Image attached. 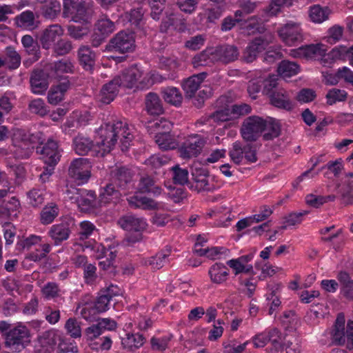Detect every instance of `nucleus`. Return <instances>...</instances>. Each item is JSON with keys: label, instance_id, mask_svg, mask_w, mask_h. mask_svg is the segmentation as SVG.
<instances>
[{"label": "nucleus", "instance_id": "1", "mask_svg": "<svg viewBox=\"0 0 353 353\" xmlns=\"http://www.w3.org/2000/svg\"><path fill=\"white\" fill-rule=\"evenodd\" d=\"M95 152L97 157H103L109 153L120 140L122 150L128 148L133 139L132 130L125 121H114L105 123L97 132Z\"/></svg>", "mask_w": 353, "mask_h": 353}, {"label": "nucleus", "instance_id": "2", "mask_svg": "<svg viewBox=\"0 0 353 353\" xmlns=\"http://www.w3.org/2000/svg\"><path fill=\"white\" fill-rule=\"evenodd\" d=\"M327 46L323 43L310 44L301 46L298 48L291 49L289 55L299 59H321L322 63L325 65L341 59L346 52L345 48H333L327 53Z\"/></svg>", "mask_w": 353, "mask_h": 353}, {"label": "nucleus", "instance_id": "3", "mask_svg": "<svg viewBox=\"0 0 353 353\" xmlns=\"http://www.w3.org/2000/svg\"><path fill=\"white\" fill-rule=\"evenodd\" d=\"M67 198L77 205L83 212H95L100 208L99 198L94 191L85 188H72L66 191Z\"/></svg>", "mask_w": 353, "mask_h": 353}, {"label": "nucleus", "instance_id": "4", "mask_svg": "<svg viewBox=\"0 0 353 353\" xmlns=\"http://www.w3.org/2000/svg\"><path fill=\"white\" fill-rule=\"evenodd\" d=\"M29 330L19 324L10 329L5 334V346L14 352L22 351L30 343Z\"/></svg>", "mask_w": 353, "mask_h": 353}, {"label": "nucleus", "instance_id": "5", "mask_svg": "<svg viewBox=\"0 0 353 353\" xmlns=\"http://www.w3.org/2000/svg\"><path fill=\"white\" fill-rule=\"evenodd\" d=\"M117 78L121 80V85L128 88L135 87L142 90L148 88L151 85L148 74L145 75L143 71L137 65L126 69Z\"/></svg>", "mask_w": 353, "mask_h": 353}, {"label": "nucleus", "instance_id": "6", "mask_svg": "<svg viewBox=\"0 0 353 353\" xmlns=\"http://www.w3.org/2000/svg\"><path fill=\"white\" fill-rule=\"evenodd\" d=\"M119 225L125 230L134 231L136 234H130L127 237V241L130 243H135L142 240V232L144 231L148 223L142 217H138L132 214H128L121 217L118 221Z\"/></svg>", "mask_w": 353, "mask_h": 353}, {"label": "nucleus", "instance_id": "7", "mask_svg": "<svg viewBox=\"0 0 353 353\" xmlns=\"http://www.w3.org/2000/svg\"><path fill=\"white\" fill-rule=\"evenodd\" d=\"M229 156L237 165L254 163L257 161L256 150L254 145L250 143L243 144L240 141L233 143Z\"/></svg>", "mask_w": 353, "mask_h": 353}, {"label": "nucleus", "instance_id": "8", "mask_svg": "<svg viewBox=\"0 0 353 353\" xmlns=\"http://www.w3.org/2000/svg\"><path fill=\"white\" fill-rule=\"evenodd\" d=\"M281 40L288 46H295L303 40V30L301 23L289 21L277 29Z\"/></svg>", "mask_w": 353, "mask_h": 353}, {"label": "nucleus", "instance_id": "9", "mask_svg": "<svg viewBox=\"0 0 353 353\" xmlns=\"http://www.w3.org/2000/svg\"><path fill=\"white\" fill-rule=\"evenodd\" d=\"M207 142L206 138L197 134L190 135L179 148V156L183 159L198 157Z\"/></svg>", "mask_w": 353, "mask_h": 353}, {"label": "nucleus", "instance_id": "10", "mask_svg": "<svg viewBox=\"0 0 353 353\" xmlns=\"http://www.w3.org/2000/svg\"><path fill=\"white\" fill-rule=\"evenodd\" d=\"M264 127V119L258 116H251L243 121L241 134L246 141H255L261 135Z\"/></svg>", "mask_w": 353, "mask_h": 353}, {"label": "nucleus", "instance_id": "11", "mask_svg": "<svg viewBox=\"0 0 353 353\" xmlns=\"http://www.w3.org/2000/svg\"><path fill=\"white\" fill-rule=\"evenodd\" d=\"M91 164L88 159L78 158L72 161L68 174L79 185L86 183L91 176Z\"/></svg>", "mask_w": 353, "mask_h": 353}, {"label": "nucleus", "instance_id": "12", "mask_svg": "<svg viewBox=\"0 0 353 353\" xmlns=\"http://www.w3.org/2000/svg\"><path fill=\"white\" fill-rule=\"evenodd\" d=\"M17 245L23 249L30 250L28 259L33 261H39L44 257V245L43 238L40 236L32 234L24 240L18 242Z\"/></svg>", "mask_w": 353, "mask_h": 353}, {"label": "nucleus", "instance_id": "13", "mask_svg": "<svg viewBox=\"0 0 353 353\" xmlns=\"http://www.w3.org/2000/svg\"><path fill=\"white\" fill-rule=\"evenodd\" d=\"M58 142L49 139L46 143V176H51L61 157Z\"/></svg>", "mask_w": 353, "mask_h": 353}, {"label": "nucleus", "instance_id": "14", "mask_svg": "<svg viewBox=\"0 0 353 353\" xmlns=\"http://www.w3.org/2000/svg\"><path fill=\"white\" fill-rule=\"evenodd\" d=\"M154 125L160 129L165 130L164 132H158L155 136V142L159 148L163 150H172L176 147L174 138L169 133L170 130V123L165 119H161L157 121Z\"/></svg>", "mask_w": 353, "mask_h": 353}, {"label": "nucleus", "instance_id": "15", "mask_svg": "<svg viewBox=\"0 0 353 353\" xmlns=\"http://www.w3.org/2000/svg\"><path fill=\"white\" fill-rule=\"evenodd\" d=\"M115 30L114 23L107 17L99 19L95 24L94 32L92 37V44L98 47L104 39Z\"/></svg>", "mask_w": 353, "mask_h": 353}, {"label": "nucleus", "instance_id": "16", "mask_svg": "<svg viewBox=\"0 0 353 353\" xmlns=\"http://www.w3.org/2000/svg\"><path fill=\"white\" fill-rule=\"evenodd\" d=\"M111 183L121 190H130L133 188L132 173L125 167L116 168L111 172Z\"/></svg>", "mask_w": 353, "mask_h": 353}, {"label": "nucleus", "instance_id": "17", "mask_svg": "<svg viewBox=\"0 0 353 353\" xmlns=\"http://www.w3.org/2000/svg\"><path fill=\"white\" fill-rule=\"evenodd\" d=\"M112 50L120 53L132 52L134 49V39L132 34L119 32L110 40Z\"/></svg>", "mask_w": 353, "mask_h": 353}, {"label": "nucleus", "instance_id": "18", "mask_svg": "<svg viewBox=\"0 0 353 353\" xmlns=\"http://www.w3.org/2000/svg\"><path fill=\"white\" fill-rule=\"evenodd\" d=\"M21 44L26 51V52L32 56L28 60L23 62L26 67L30 66L33 63L37 61L41 57V52L40 50V46L37 40L32 38L29 34H26L21 38Z\"/></svg>", "mask_w": 353, "mask_h": 353}, {"label": "nucleus", "instance_id": "19", "mask_svg": "<svg viewBox=\"0 0 353 353\" xmlns=\"http://www.w3.org/2000/svg\"><path fill=\"white\" fill-rule=\"evenodd\" d=\"M268 46V43L265 39L259 37L252 40L248 43L243 52L242 59L246 63L253 62L259 53L264 51Z\"/></svg>", "mask_w": 353, "mask_h": 353}, {"label": "nucleus", "instance_id": "20", "mask_svg": "<svg viewBox=\"0 0 353 353\" xmlns=\"http://www.w3.org/2000/svg\"><path fill=\"white\" fill-rule=\"evenodd\" d=\"M208 274L212 283L223 285L229 279L230 270L225 264L216 262L209 268Z\"/></svg>", "mask_w": 353, "mask_h": 353}, {"label": "nucleus", "instance_id": "21", "mask_svg": "<svg viewBox=\"0 0 353 353\" xmlns=\"http://www.w3.org/2000/svg\"><path fill=\"white\" fill-rule=\"evenodd\" d=\"M92 0H89L87 3L81 2L79 5H74L71 6L74 10V15L72 16V21L76 23H83L90 24V18L92 14Z\"/></svg>", "mask_w": 353, "mask_h": 353}, {"label": "nucleus", "instance_id": "22", "mask_svg": "<svg viewBox=\"0 0 353 353\" xmlns=\"http://www.w3.org/2000/svg\"><path fill=\"white\" fill-rule=\"evenodd\" d=\"M270 103L279 108L290 110L293 105L290 100L289 92L283 88L276 89L269 96Z\"/></svg>", "mask_w": 353, "mask_h": 353}, {"label": "nucleus", "instance_id": "23", "mask_svg": "<svg viewBox=\"0 0 353 353\" xmlns=\"http://www.w3.org/2000/svg\"><path fill=\"white\" fill-rule=\"evenodd\" d=\"M285 337L276 327L268 328V343L270 345L268 350L270 353L283 352L285 347Z\"/></svg>", "mask_w": 353, "mask_h": 353}, {"label": "nucleus", "instance_id": "24", "mask_svg": "<svg viewBox=\"0 0 353 353\" xmlns=\"http://www.w3.org/2000/svg\"><path fill=\"white\" fill-rule=\"evenodd\" d=\"M77 57L79 64L87 71L92 72L94 69L97 55L87 46H81L77 50Z\"/></svg>", "mask_w": 353, "mask_h": 353}, {"label": "nucleus", "instance_id": "25", "mask_svg": "<svg viewBox=\"0 0 353 353\" xmlns=\"http://www.w3.org/2000/svg\"><path fill=\"white\" fill-rule=\"evenodd\" d=\"M193 187L198 192H212L216 189L212 180L205 170L196 171L192 174Z\"/></svg>", "mask_w": 353, "mask_h": 353}, {"label": "nucleus", "instance_id": "26", "mask_svg": "<svg viewBox=\"0 0 353 353\" xmlns=\"http://www.w3.org/2000/svg\"><path fill=\"white\" fill-rule=\"evenodd\" d=\"M121 193L119 190L115 189L113 183H108L101 188L99 201L101 207L110 203H117L119 201Z\"/></svg>", "mask_w": 353, "mask_h": 353}, {"label": "nucleus", "instance_id": "27", "mask_svg": "<svg viewBox=\"0 0 353 353\" xmlns=\"http://www.w3.org/2000/svg\"><path fill=\"white\" fill-rule=\"evenodd\" d=\"M216 62L228 63L235 61L239 55L237 48L232 45H223L214 48Z\"/></svg>", "mask_w": 353, "mask_h": 353}, {"label": "nucleus", "instance_id": "28", "mask_svg": "<svg viewBox=\"0 0 353 353\" xmlns=\"http://www.w3.org/2000/svg\"><path fill=\"white\" fill-rule=\"evenodd\" d=\"M206 75V73L201 72L194 74L183 81L181 86L186 97L192 98L194 96L196 92L201 88V85Z\"/></svg>", "mask_w": 353, "mask_h": 353}, {"label": "nucleus", "instance_id": "29", "mask_svg": "<svg viewBox=\"0 0 353 353\" xmlns=\"http://www.w3.org/2000/svg\"><path fill=\"white\" fill-rule=\"evenodd\" d=\"M129 204L132 207L143 210H154L163 209V205L152 199L141 194H135L128 199Z\"/></svg>", "mask_w": 353, "mask_h": 353}, {"label": "nucleus", "instance_id": "30", "mask_svg": "<svg viewBox=\"0 0 353 353\" xmlns=\"http://www.w3.org/2000/svg\"><path fill=\"white\" fill-rule=\"evenodd\" d=\"M338 193L344 203H353V172H349L342 179L338 186Z\"/></svg>", "mask_w": 353, "mask_h": 353}, {"label": "nucleus", "instance_id": "31", "mask_svg": "<svg viewBox=\"0 0 353 353\" xmlns=\"http://www.w3.org/2000/svg\"><path fill=\"white\" fill-rule=\"evenodd\" d=\"M74 65L68 59H62L50 65L48 76L54 79L61 77L63 74L73 73Z\"/></svg>", "mask_w": 353, "mask_h": 353}, {"label": "nucleus", "instance_id": "32", "mask_svg": "<svg viewBox=\"0 0 353 353\" xmlns=\"http://www.w3.org/2000/svg\"><path fill=\"white\" fill-rule=\"evenodd\" d=\"M120 86H122L121 80L117 77L105 84L101 90V101L106 104L112 101L117 96Z\"/></svg>", "mask_w": 353, "mask_h": 353}, {"label": "nucleus", "instance_id": "33", "mask_svg": "<svg viewBox=\"0 0 353 353\" xmlns=\"http://www.w3.org/2000/svg\"><path fill=\"white\" fill-rule=\"evenodd\" d=\"M14 22L18 28L23 30H32L39 26V22L35 19L33 12L26 10L14 18Z\"/></svg>", "mask_w": 353, "mask_h": 353}, {"label": "nucleus", "instance_id": "34", "mask_svg": "<svg viewBox=\"0 0 353 353\" xmlns=\"http://www.w3.org/2000/svg\"><path fill=\"white\" fill-rule=\"evenodd\" d=\"M72 143L73 149L79 155H86L92 148L95 149L93 141L82 134H77Z\"/></svg>", "mask_w": 353, "mask_h": 353}, {"label": "nucleus", "instance_id": "35", "mask_svg": "<svg viewBox=\"0 0 353 353\" xmlns=\"http://www.w3.org/2000/svg\"><path fill=\"white\" fill-rule=\"evenodd\" d=\"M263 138L265 141L272 140L280 135L281 124L279 121L274 118L268 117L264 119V127L263 128Z\"/></svg>", "mask_w": 353, "mask_h": 353}, {"label": "nucleus", "instance_id": "36", "mask_svg": "<svg viewBox=\"0 0 353 353\" xmlns=\"http://www.w3.org/2000/svg\"><path fill=\"white\" fill-rule=\"evenodd\" d=\"M216 62L214 48H208L195 55L192 61L194 68L210 65Z\"/></svg>", "mask_w": 353, "mask_h": 353}, {"label": "nucleus", "instance_id": "37", "mask_svg": "<svg viewBox=\"0 0 353 353\" xmlns=\"http://www.w3.org/2000/svg\"><path fill=\"white\" fill-rule=\"evenodd\" d=\"M69 87L70 82L66 79H63L58 85L52 86L48 93V102L52 104H57L61 101Z\"/></svg>", "mask_w": 353, "mask_h": 353}, {"label": "nucleus", "instance_id": "38", "mask_svg": "<svg viewBox=\"0 0 353 353\" xmlns=\"http://www.w3.org/2000/svg\"><path fill=\"white\" fill-rule=\"evenodd\" d=\"M145 338L139 333H127L121 339L122 346L128 350L134 351L143 345Z\"/></svg>", "mask_w": 353, "mask_h": 353}, {"label": "nucleus", "instance_id": "39", "mask_svg": "<svg viewBox=\"0 0 353 353\" xmlns=\"http://www.w3.org/2000/svg\"><path fill=\"white\" fill-rule=\"evenodd\" d=\"M70 234V230L66 223L53 225L48 232L49 236L56 244L67 240L69 238Z\"/></svg>", "mask_w": 353, "mask_h": 353}, {"label": "nucleus", "instance_id": "40", "mask_svg": "<svg viewBox=\"0 0 353 353\" xmlns=\"http://www.w3.org/2000/svg\"><path fill=\"white\" fill-rule=\"evenodd\" d=\"M196 253L199 256H205L211 260L225 259L230 254V250L225 247H212L210 248L196 249Z\"/></svg>", "mask_w": 353, "mask_h": 353}, {"label": "nucleus", "instance_id": "41", "mask_svg": "<svg viewBox=\"0 0 353 353\" xmlns=\"http://www.w3.org/2000/svg\"><path fill=\"white\" fill-rule=\"evenodd\" d=\"M31 90L34 94L44 93V70L42 68L34 69L30 76Z\"/></svg>", "mask_w": 353, "mask_h": 353}, {"label": "nucleus", "instance_id": "42", "mask_svg": "<svg viewBox=\"0 0 353 353\" xmlns=\"http://www.w3.org/2000/svg\"><path fill=\"white\" fill-rule=\"evenodd\" d=\"M145 108L151 115H159L163 112V108L159 97L154 92H150L145 97Z\"/></svg>", "mask_w": 353, "mask_h": 353}, {"label": "nucleus", "instance_id": "43", "mask_svg": "<svg viewBox=\"0 0 353 353\" xmlns=\"http://www.w3.org/2000/svg\"><path fill=\"white\" fill-rule=\"evenodd\" d=\"M337 279L339 281L341 288V294L347 299L353 300V280L345 272H341L338 274Z\"/></svg>", "mask_w": 353, "mask_h": 353}, {"label": "nucleus", "instance_id": "44", "mask_svg": "<svg viewBox=\"0 0 353 353\" xmlns=\"http://www.w3.org/2000/svg\"><path fill=\"white\" fill-rule=\"evenodd\" d=\"M63 344L59 331L52 329L46 332V353L53 352L57 347L59 349Z\"/></svg>", "mask_w": 353, "mask_h": 353}, {"label": "nucleus", "instance_id": "45", "mask_svg": "<svg viewBox=\"0 0 353 353\" xmlns=\"http://www.w3.org/2000/svg\"><path fill=\"white\" fill-rule=\"evenodd\" d=\"M164 101L174 106H179L183 101V96L180 90L175 87H167L161 90Z\"/></svg>", "mask_w": 353, "mask_h": 353}, {"label": "nucleus", "instance_id": "46", "mask_svg": "<svg viewBox=\"0 0 353 353\" xmlns=\"http://www.w3.org/2000/svg\"><path fill=\"white\" fill-rule=\"evenodd\" d=\"M139 190L142 193H150L154 196L161 194L162 188L155 183V181L150 176L142 177L139 183Z\"/></svg>", "mask_w": 353, "mask_h": 353}, {"label": "nucleus", "instance_id": "47", "mask_svg": "<svg viewBox=\"0 0 353 353\" xmlns=\"http://www.w3.org/2000/svg\"><path fill=\"white\" fill-rule=\"evenodd\" d=\"M5 65L9 70L17 69L21 62L20 54L12 46H8L5 50Z\"/></svg>", "mask_w": 353, "mask_h": 353}, {"label": "nucleus", "instance_id": "48", "mask_svg": "<svg viewBox=\"0 0 353 353\" xmlns=\"http://www.w3.org/2000/svg\"><path fill=\"white\" fill-rule=\"evenodd\" d=\"M330 12V10L327 7L314 5L310 7L309 17L312 22L321 23L328 19Z\"/></svg>", "mask_w": 353, "mask_h": 353}, {"label": "nucleus", "instance_id": "49", "mask_svg": "<svg viewBox=\"0 0 353 353\" xmlns=\"http://www.w3.org/2000/svg\"><path fill=\"white\" fill-rule=\"evenodd\" d=\"M299 65L294 61L288 60L282 61L277 68L278 74L283 78L291 77L299 73Z\"/></svg>", "mask_w": 353, "mask_h": 353}, {"label": "nucleus", "instance_id": "50", "mask_svg": "<svg viewBox=\"0 0 353 353\" xmlns=\"http://www.w3.org/2000/svg\"><path fill=\"white\" fill-rule=\"evenodd\" d=\"M80 304H82V308L80 311V314L86 321H92L94 319L95 315L99 313L91 301V297L89 295L85 296Z\"/></svg>", "mask_w": 353, "mask_h": 353}, {"label": "nucleus", "instance_id": "51", "mask_svg": "<svg viewBox=\"0 0 353 353\" xmlns=\"http://www.w3.org/2000/svg\"><path fill=\"white\" fill-rule=\"evenodd\" d=\"M90 31V25L82 23V25L68 26V32L72 38L79 40L88 35Z\"/></svg>", "mask_w": 353, "mask_h": 353}, {"label": "nucleus", "instance_id": "52", "mask_svg": "<svg viewBox=\"0 0 353 353\" xmlns=\"http://www.w3.org/2000/svg\"><path fill=\"white\" fill-rule=\"evenodd\" d=\"M28 203L34 208L41 207L44 202V189L33 188L28 193Z\"/></svg>", "mask_w": 353, "mask_h": 353}, {"label": "nucleus", "instance_id": "53", "mask_svg": "<svg viewBox=\"0 0 353 353\" xmlns=\"http://www.w3.org/2000/svg\"><path fill=\"white\" fill-rule=\"evenodd\" d=\"M81 323L76 318H69L64 325L66 333L72 338L77 339L81 336Z\"/></svg>", "mask_w": 353, "mask_h": 353}, {"label": "nucleus", "instance_id": "54", "mask_svg": "<svg viewBox=\"0 0 353 353\" xmlns=\"http://www.w3.org/2000/svg\"><path fill=\"white\" fill-rule=\"evenodd\" d=\"M343 168V161L341 159H338L334 161H330L325 165L322 166L321 171H324V176L330 178V174L332 173L334 176H338Z\"/></svg>", "mask_w": 353, "mask_h": 353}, {"label": "nucleus", "instance_id": "55", "mask_svg": "<svg viewBox=\"0 0 353 353\" xmlns=\"http://www.w3.org/2000/svg\"><path fill=\"white\" fill-rule=\"evenodd\" d=\"M171 339V334L159 336H154L150 339L151 347L154 351L163 352L168 348Z\"/></svg>", "mask_w": 353, "mask_h": 353}, {"label": "nucleus", "instance_id": "56", "mask_svg": "<svg viewBox=\"0 0 353 353\" xmlns=\"http://www.w3.org/2000/svg\"><path fill=\"white\" fill-rule=\"evenodd\" d=\"M325 97L327 103L332 105L337 102L345 101L347 98V92L344 90L332 88L327 92Z\"/></svg>", "mask_w": 353, "mask_h": 353}, {"label": "nucleus", "instance_id": "57", "mask_svg": "<svg viewBox=\"0 0 353 353\" xmlns=\"http://www.w3.org/2000/svg\"><path fill=\"white\" fill-rule=\"evenodd\" d=\"M223 10L220 6H214L206 8L204 11L199 14L201 17L206 19L208 23H215L222 15Z\"/></svg>", "mask_w": 353, "mask_h": 353}, {"label": "nucleus", "instance_id": "58", "mask_svg": "<svg viewBox=\"0 0 353 353\" xmlns=\"http://www.w3.org/2000/svg\"><path fill=\"white\" fill-rule=\"evenodd\" d=\"M173 182L176 184L183 185L188 181V171L183 169L179 165L171 168Z\"/></svg>", "mask_w": 353, "mask_h": 353}, {"label": "nucleus", "instance_id": "59", "mask_svg": "<svg viewBox=\"0 0 353 353\" xmlns=\"http://www.w3.org/2000/svg\"><path fill=\"white\" fill-rule=\"evenodd\" d=\"M232 118L230 108L228 106L219 109L209 115V119L216 123L229 121Z\"/></svg>", "mask_w": 353, "mask_h": 353}, {"label": "nucleus", "instance_id": "60", "mask_svg": "<svg viewBox=\"0 0 353 353\" xmlns=\"http://www.w3.org/2000/svg\"><path fill=\"white\" fill-rule=\"evenodd\" d=\"M168 254L163 252L157 253L155 256H151L145 261L146 265H149L153 270L161 268L166 263Z\"/></svg>", "mask_w": 353, "mask_h": 353}, {"label": "nucleus", "instance_id": "61", "mask_svg": "<svg viewBox=\"0 0 353 353\" xmlns=\"http://www.w3.org/2000/svg\"><path fill=\"white\" fill-rule=\"evenodd\" d=\"M170 159L165 155L154 154L145 161V164L151 170L157 169L168 163Z\"/></svg>", "mask_w": 353, "mask_h": 353}, {"label": "nucleus", "instance_id": "62", "mask_svg": "<svg viewBox=\"0 0 353 353\" xmlns=\"http://www.w3.org/2000/svg\"><path fill=\"white\" fill-rule=\"evenodd\" d=\"M227 265L234 270L236 275L243 272L250 273L253 270L252 265H244L239 259L228 261Z\"/></svg>", "mask_w": 353, "mask_h": 353}, {"label": "nucleus", "instance_id": "63", "mask_svg": "<svg viewBox=\"0 0 353 353\" xmlns=\"http://www.w3.org/2000/svg\"><path fill=\"white\" fill-rule=\"evenodd\" d=\"M180 63L175 58L162 57L159 59V66L167 71L175 72Z\"/></svg>", "mask_w": 353, "mask_h": 353}, {"label": "nucleus", "instance_id": "64", "mask_svg": "<svg viewBox=\"0 0 353 353\" xmlns=\"http://www.w3.org/2000/svg\"><path fill=\"white\" fill-rule=\"evenodd\" d=\"M83 279L85 283L88 285H94L97 279V267L89 263L83 269Z\"/></svg>", "mask_w": 353, "mask_h": 353}]
</instances>
